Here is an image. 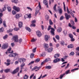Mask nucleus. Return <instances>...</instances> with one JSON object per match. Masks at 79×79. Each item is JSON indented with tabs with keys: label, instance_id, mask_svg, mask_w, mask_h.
Returning <instances> with one entry per match:
<instances>
[{
	"label": "nucleus",
	"instance_id": "1",
	"mask_svg": "<svg viewBox=\"0 0 79 79\" xmlns=\"http://www.w3.org/2000/svg\"><path fill=\"white\" fill-rule=\"evenodd\" d=\"M40 9H41V6H40V2H39V6H38L35 9V16L37 15V14L39 13V10Z\"/></svg>",
	"mask_w": 79,
	"mask_h": 79
},
{
	"label": "nucleus",
	"instance_id": "2",
	"mask_svg": "<svg viewBox=\"0 0 79 79\" xmlns=\"http://www.w3.org/2000/svg\"><path fill=\"white\" fill-rule=\"evenodd\" d=\"M52 26L49 25L48 26V30L50 31V29H51V33L52 35H55V33H54V32H55V29L53 28H51Z\"/></svg>",
	"mask_w": 79,
	"mask_h": 79
},
{
	"label": "nucleus",
	"instance_id": "3",
	"mask_svg": "<svg viewBox=\"0 0 79 79\" xmlns=\"http://www.w3.org/2000/svg\"><path fill=\"white\" fill-rule=\"evenodd\" d=\"M8 43L4 44L1 48V49H6L8 48Z\"/></svg>",
	"mask_w": 79,
	"mask_h": 79
},
{
	"label": "nucleus",
	"instance_id": "4",
	"mask_svg": "<svg viewBox=\"0 0 79 79\" xmlns=\"http://www.w3.org/2000/svg\"><path fill=\"white\" fill-rule=\"evenodd\" d=\"M19 67H18L14 70L13 72H11V73L13 74H16V73H17L19 71Z\"/></svg>",
	"mask_w": 79,
	"mask_h": 79
},
{
	"label": "nucleus",
	"instance_id": "5",
	"mask_svg": "<svg viewBox=\"0 0 79 79\" xmlns=\"http://www.w3.org/2000/svg\"><path fill=\"white\" fill-rule=\"evenodd\" d=\"M67 11L68 13L69 14H71V15H72V16H73V18H74V14L73 13H72L73 11H72V10L71 9L69 11V10L68 9V6L67 7Z\"/></svg>",
	"mask_w": 79,
	"mask_h": 79
},
{
	"label": "nucleus",
	"instance_id": "6",
	"mask_svg": "<svg viewBox=\"0 0 79 79\" xmlns=\"http://www.w3.org/2000/svg\"><path fill=\"white\" fill-rule=\"evenodd\" d=\"M13 39L15 42H17L18 41V35H15L13 36Z\"/></svg>",
	"mask_w": 79,
	"mask_h": 79
},
{
	"label": "nucleus",
	"instance_id": "7",
	"mask_svg": "<svg viewBox=\"0 0 79 79\" xmlns=\"http://www.w3.org/2000/svg\"><path fill=\"white\" fill-rule=\"evenodd\" d=\"M13 9L17 11V12H19V11H20V8H19V7H17L16 6H14L13 7Z\"/></svg>",
	"mask_w": 79,
	"mask_h": 79
},
{
	"label": "nucleus",
	"instance_id": "8",
	"mask_svg": "<svg viewBox=\"0 0 79 79\" xmlns=\"http://www.w3.org/2000/svg\"><path fill=\"white\" fill-rule=\"evenodd\" d=\"M13 52V51L11 50V48H8L7 51L6 52V53L7 54V53H12Z\"/></svg>",
	"mask_w": 79,
	"mask_h": 79
},
{
	"label": "nucleus",
	"instance_id": "9",
	"mask_svg": "<svg viewBox=\"0 0 79 79\" xmlns=\"http://www.w3.org/2000/svg\"><path fill=\"white\" fill-rule=\"evenodd\" d=\"M19 61L20 62V63H23V62H25L26 61V59L25 58H20L19 59Z\"/></svg>",
	"mask_w": 79,
	"mask_h": 79
},
{
	"label": "nucleus",
	"instance_id": "10",
	"mask_svg": "<svg viewBox=\"0 0 79 79\" xmlns=\"http://www.w3.org/2000/svg\"><path fill=\"white\" fill-rule=\"evenodd\" d=\"M22 15L21 14H17L15 16V18L16 19H19L20 17H21Z\"/></svg>",
	"mask_w": 79,
	"mask_h": 79
},
{
	"label": "nucleus",
	"instance_id": "11",
	"mask_svg": "<svg viewBox=\"0 0 79 79\" xmlns=\"http://www.w3.org/2000/svg\"><path fill=\"white\" fill-rule=\"evenodd\" d=\"M65 17L66 18V19L68 20L69 19V18H71V16L69 15H68L67 13H65Z\"/></svg>",
	"mask_w": 79,
	"mask_h": 79
},
{
	"label": "nucleus",
	"instance_id": "12",
	"mask_svg": "<svg viewBox=\"0 0 79 79\" xmlns=\"http://www.w3.org/2000/svg\"><path fill=\"white\" fill-rule=\"evenodd\" d=\"M36 35H37V36H38V37H40L42 35V34H41L40 31H37L36 32Z\"/></svg>",
	"mask_w": 79,
	"mask_h": 79
},
{
	"label": "nucleus",
	"instance_id": "13",
	"mask_svg": "<svg viewBox=\"0 0 79 79\" xmlns=\"http://www.w3.org/2000/svg\"><path fill=\"white\" fill-rule=\"evenodd\" d=\"M61 61V59L60 58H57L56 59H55L54 61V63H57V62H59Z\"/></svg>",
	"mask_w": 79,
	"mask_h": 79
},
{
	"label": "nucleus",
	"instance_id": "14",
	"mask_svg": "<svg viewBox=\"0 0 79 79\" xmlns=\"http://www.w3.org/2000/svg\"><path fill=\"white\" fill-rule=\"evenodd\" d=\"M43 3H44L45 5H46L47 8H48V1L46 0H44L43 1Z\"/></svg>",
	"mask_w": 79,
	"mask_h": 79
},
{
	"label": "nucleus",
	"instance_id": "15",
	"mask_svg": "<svg viewBox=\"0 0 79 79\" xmlns=\"http://www.w3.org/2000/svg\"><path fill=\"white\" fill-rule=\"evenodd\" d=\"M58 10L59 11V13H60V14H62V13H63V10H62V9L61 8H60V6H58Z\"/></svg>",
	"mask_w": 79,
	"mask_h": 79
},
{
	"label": "nucleus",
	"instance_id": "16",
	"mask_svg": "<svg viewBox=\"0 0 79 79\" xmlns=\"http://www.w3.org/2000/svg\"><path fill=\"white\" fill-rule=\"evenodd\" d=\"M24 17L25 19L27 18H31V14H29V15H28L27 14H26L25 15Z\"/></svg>",
	"mask_w": 79,
	"mask_h": 79
},
{
	"label": "nucleus",
	"instance_id": "17",
	"mask_svg": "<svg viewBox=\"0 0 79 79\" xmlns=\"http://www.w3.org/2000/svg\"><path fill=\"white\" fill-rule=\"evenodd\" d=\"M49 38V37L48 35H45L44 37V40L45 41H47L48 40V39Z\"/></svg>",
	"mask_w": 79,
	"mask_h": 79
},
{
	"label": "nucleus",
	"instance_id": "18",
	"mask_svg": "<svg viewBox=\"0 0 79 79\" xmlns=\"http://www.w3.org/2000/svg\"><path fill=\"white\" fill-rule=\"evenodd\" d=\"M19 27V28H21L23 26V22H19L18 23Z\"/></svg>",
	"mask_w": 79,
	"mask_h": 79
},
{
	"label": "nucleus",
	"instance_id": "19",
	"mask_svg": "<svg viewBox=\"0 0 79 79\" xmlns=\"http://www.w3.org/2000/svg\"><path fill=\"white\" fill-rule=\"evenodd\" d=\"M47 51L48 52H51L53 51V48H48L47 49Z\"/></svg>",
	"mask_w": 79,
	"mask_h": 79
},
{
	"label": "nucleus",
	"instance_id": "20",
	"mask_svg": "<svg viewBox=\"0 0 79 79\" xmlns=\"http://www.w3.org/2000/svg\"><path fill=\"white\" fill-rule=\"evenodd\" d=\"M60 56V54H56L54 55V57L55 58H58Z\"/></svg>",
	"mask_w": 79,
	"mask_h": 79
},
{
	"label": "nucleus",
	"instance_id": "21",
	"mask_svg": "<svg viewBox=\"0 0 79 79\" xmlns=\"http://www.w3.org/2000/svg\"><path fill=\"white\" fill-rule=\"evenodd\" d=\"M10 69H7L4 70V72L6 73H9L10 72Z\"/></svg>",
	"mask_w": 79,
	"mask_h": 79
},
{
	"label": "nucleus",
	"instance_id": "22",
	"mask_svg": "<svg viewBox=\"0 0 79 79\" xmlns=\"http://www.w3.org/2000/svg\"><path fill=\"white\" fill-rule=\"evenodd\" d=\"M52 66L48 65L45 67L46 69H50L52 68Z\"/></svg>",
	"mask_w": 79,
	"mask_h": 79
},
{
	"label": "nucleus",
	"instance_id": "23",
	"mask_svg": "<svg viewBox=\"0 0 79 79\" xmlns=\"http://www.w3.org/2000/svg\"><path fill=\"white\" fill-rule=\"evenodd\" d=\"M7 6V5H5L4 6V7L3 8V11L2 10V9H0V11L1 12H2L3 11H5L6 10V7Z\"/></svg>",
	"mask_w": 79,
	"mask_h": 79
},
{
	"label": "nucleus",
	"instance_id": "24",
	"mask_svg": "<svg viewBox=\"0 0 79 79\" xmlns=\"http://www.w3.org/2000/svg\"><path fill=\"white\" fill-rule=\"evenodd\" d=\"M68 48H73V44H71L68 46Z\"/></svg>",
	"mask_w": 79,
	"mask_h": 79
},
{
	"label": "nucleus",
	"instance_id": "25",
	"mask_svg": "<svg viewBox=\"0 0 79 79\" xmlns=\"http://www.w3.org/2000/svg\"><path fill=\"white\" fill-rule=\"evenodd\" d=\"M13 31V29H10L8 30H7V32H8V33H10V32H12Z\"/></svg>",
	"mask_w": 79,
	"mask_h": 79
},
{
	"label": "nucleus",
	"instance_id": "26",
	"mask_svg": "<svg viewBox=\"0 0 79 79\" xmlns=\"http://www.w3.org/2000/svg\"><path fill=\"white\" fill-rule=\"evenodd\" d=\"M79 69V68H77L75 69H73L71 70V72H74V71H77V70H78Z\"/></svg>",
	"mask_w": 79,
	"mask_h": 79
},
{
	"label": "nucleus",
	"instance_id": "27",
	"mask_svg": "<svg viewBox=\"0 0 79 79\" xmlns=\"http://www.w3.org/2000/svg\"><path fill=\"white\" fill-rule=\"evenodd\" d=\"M74 55V52H72L69 54V56H73Z\"/></svg>",
	"mask_w": 79,
	"mask_h": 79
},
{
	"label": "nucleus",
	"instance_id": "28",
	"mask_svg": "<svg viewBox=\"0 0 79 79\" xmlns=\"http://www.w3.org/2000/svg\"><path fill=\"white\" fill-rule=\"evenodd\" d=\"M45 18L47 21H48V19H49V16H48V15H46L45 16Z\"/></svg>",
	"mask_w": 79,
	"mask_h": 79
},
{
	"label": "nucleus",
	"instance_id": "29",
	"mask_svg": "<svg viewBox=\"0 0 79 79\" xmlns=\"http://www.w3.org/2000/svg\"><path fill=\"white\" fill-rule=\"evenodd\" d=\"M60 44L61 45H64V42L63 41H60Z\"/></svg>",
	"mask_w": 79,
	"mask_h": 79
},
{
	"label": "nucleus",
	"instance_id": "30",
	"mask_svg": "<svg viewBox=\"0 0 79 79\" xmlns=\"http://www.w3.org/2000/svg\"><path fill=\"white\" fill-rule=\"evenodd\" d=\"M18 0H12V2L13 3H18Z\"/></svg>",
	"mask_w": 79,
	"mask_h": 79
},
{
	"label": "nucleus",
	"instance_id": "31",
	"mask_svg": "<svg viewBox=\"0 0 79 79\" xmlns=\"http://www.w3.org/2000/svg\"><path fill=\"white\" fill-rule=\"evenodd\" d=\"M65 74H65V73H64L63 74H62L61 75H60V79H62L63 78V76H64V75H65Z\"/></svg>",
	"mask_w": 79,
	"mask_h": 79
},
{
	"label": "nucleus",
	"instance_id": "32",
	"mask_svg": "<svg viewBox=\"0 0 79 79\" xmlns=\"http://www.w3.org/2000/svg\"><path fill=\"white\" fill-rule=\"evenodd\" d=\"M12 15H16V12L14 10L12 11Z\"/></svg>",
	"mask_w": 79,
	"mask_h": 79
},
{
	"label": "nucleus",
	"instance_id": "33",
	"mask_svg": "<svg viewBox=\"0 0 79 79\" xmlns=\"http://www.w3.org/2000/svg\"><path fill=\"white\" fill-rule=\"evenodd\" d=\"M49 24L50 25H52L53 24V23L52 22V20L51 19H49Z\"/></svg>",
	"mask_w": 79,
	"mask_h": 79
},
{
	"label": "nucleus",
	"instance_id": "34",
	"mask_svg": "<svg viewBox=\"0 0 79 79\" xmlns=\"http://www.w3.org/2000/svg\"><path fill=\"white\" fill-rule=\"evenodd\" d=\"M26 29L27 30V31H29V32H30L31 31V29H30V28L28 27H26Z\"/></svg>",
	"mask_w": 79,
	"mask_h": 79
},
{
	"label": "nucleus",
	"instance_id": "35",
	"mask_svg": "<svg viewBox=\"0 0 79 79\" xmlns=\"http://www.w3.org/2000/svg\"><path fill=\"white\" fill-rule=\"evenodd\" d=\"M7 9L9 12H11V8L10 7H7Z\"/></svg>",
	"mask_w": 79,
	"mask_h": 79
},
{
	"label": "nucleus",
	"instance_id": "36",
	"mask_svg": "<svg viewBox=\"0 0 79 79\" xmlns=\"http://www.w3.org/2000/svg\"><path fill=\"white\" fill-rule=\"evenodd\" d=\"M4 31V29L2 27L0 28V32H3Z\"/></svg>",
	"mask_w": 79,
	"mask_h": 79
},
{
	"label": "nucleus",
	"instance_id": "37",
	"mask_svg": "<svg viewBox=\"0 0 79 79\" xmlns=\"http://www.w3.org/2000/svg\"><path fill=\"white\" fill-rule=\"evenodd\" d=\"M3 25L4 27H6V23L5 21H4L3 22Z\"/></svg>",
	"mask_w": 79,
	"mask_h": 79
},
{
	"label": "nucleus",
	"instance_id": "38",
	"mask_svg": "<svg viewBox=\"0 0 79 79\" xmlns=\"http://www.w3.org/2000/svg\"><path fill=\"white\" fill-rule=\"evenodd\" d=\"M28 77H29V76L25 74L24 77V79H28Z\"/></svg>",
	"mask_w": 79,
	"mask_h": 79
},
{
	"label": "nucleus",
	"instance_id": "39",
	"mask_svg": "<svg viewBox=\"0 0 79 79\" xmlns=\"http://www.w3.org/2000/svg\"><path fill=\"white\" fill-rule=\"evenodd\" d=\"M57 32H60L61 31V28H59L57 30Z\"/></svg>",
	"mask_w": 79,
	"mask_h": 79
},
{
	"label": "nucleus",
	"instance_id": "40",
	"mask_svg": "<svg viewBox=\"0 0 79 79\" xmlns=\"http://www.w3.org/2000/svg\"><path fill=\"white\" fill-rule=\"evenodd\" d=\"M25 66V63H24L23 62V63L21 64L20 65V67H24Z\"/></svg>",
	"mask_w": 79,
	"mask_h": 79
},
{
	"label": "nucleus",
	"instance_id": "41",
	"mask_svg": "<svg viewBox=\"0 0 79 79\" xmlns=\"http://www.w3.org/2000/svg\"><path fill=\"white\" fill-rule=\"evenodd\" d=\"M39 61H40V59L37 58L35 61V63H38Z\"/></svg>",
	"mask_w": 79,
	"mask_h": 79
},
{
	"label": "nucleus",
	"instance_id": "42",
	"mask_svg": "<svg viewBox=\"0 0 79 79\" xmlns=\"http://www.w3.org/2000/svg\"><path fill=\"white\" fill-rule=\"evenodd\" d=\"M69 72H70V70H68L67 71H66L65 72V74H68L69 73Z\"/></svg>",
	"mask_w": 79,
	"mask_h": 79
},
{
	"label": "nucleus",
	"instance_id": "43",
	"mask_svg": "<svg viewBox=\"0 0 79 79\" xmlns=\"http://www.w3.org/2000/svg\"><path fill=\"white\" fill-rule=\"evenodd\" d=\"M50 60V58H48L46 59L45 60V61H45V62H47Z\"/></svg>",
	"mask_w": 79,
	"mask_h": 79
},
{
	"label": "nucleus",
	"instance_id": "44",
	"mask_svg": "<svg viewBox=\"0 0 79 79\" xmlns=\"http://www.w3.org/2000/svg\"><path fill=\"white\" fill-rule=\"evenodd\" d=\"M63 5H64V10L65 11H66V7H65V4H64V2H63Z\"/></svg>",
	"mask_w": 79,
	"mask_h": 79
},
{
	"label": "nucleus",
	"instance_id": "45",
	"mask_svg": "<svg viewBox=\"0 0 79 79\" xmlns=\"http://www.w3.org/2000/svg\"><path fill=\"white\" fill-rule=\"evenodd\" d=\"M69 37H70V38H71V39L72 38H73V35H72V34H69Z\"/></svg>",
	"mask_w": 79,
	"mask_h": 79
},
{
	"label": "nucleus",
	"instance_id": "46",
	"mask_svg": "<svg viewBox=\"0 0 79 79\" xmlns=\"http://www.w3.org/2000/svg\"><path fill=\"white\" fill-rule=\"evenodd\" d=\"M27 9L31 11H32V9L29 7H27Z\"/></svg>",
	"mask_w": 79,
	"mask_h": 79
},
{
	"label": "nucleus",
	"instance_id": "47",
	"mask_svg": "<svg viewBox=\"0 0 79 79\" xmlns=\"http://www.w3.org/2000/svg\"><path fill=\"white\" fill-rule=\"evenodd\" d=\"M14 56L13 57H15V56H18V54L17 53H13Z\"/></svg>",
	"mask_w": 79,
	"mask_h": 79
},
{
	"label": "nucleus",
	"instance_id": "48",
	"mask_svg": "<svg viewBox=\"0 0 79 79\" xmlns=\"http://www.w3.org/2000/svg\"><path fill=\"white\" fill-rule=\"evenodd\" d=\"M48 44H44V47L46 48H48Z\"/></svg>",
	"mask_w": 79,
	"mask_h": 79
},
{
	"label": "nucleus",
	"instance_id": "49",
	"mask_svg": "<svg viewBox=\"0 0 79 79\" xmlns=\"http://www.w3.org/2000/svg\"><path fill=\"white\" fill-rule=\"evenodd\" d=\"M64 34V35H66V34H67V31L66 30H64L63 32Z\"/></svg>",
	"mask_w": 79,
	"mask_h": 79
},
{
	"label": "nucleus",
	"instance_id": "50",
	"mask_svg": "<svg viewBox=\"0 0 79 79\" xmlns=\"http://www.w3.org/2000/svg\"><path fill=\"white\" fill-rule=\"evenodd\" d=\"M36 49H37V48H35L33 49L32 51L33 53H35V52L36 51Z\"/></svg>",
	"mask_w": 79,
	"mask_h": 79
},
{
	"label": "nucleus",
	"instance_id": "51",
	"mask_svg": "<svg viewBox=\"0 0 79 79\" xmlns=\"http://www.w3.org/2000/svg\"><path fill=\"white\" fill-rule=\"evenodd\" d=\"M56 38L57 40H59V39H60V36L58 35H57L56 36Z\"/></svg>",
	"mask_w": 79,
	"mask_h": 79
},
{
	"label": "nucleus",
	"instance_id": "52",
	"mask_svg": "<svg viewBox=\"0 0 79 79\" xmlns=\"http://www.w3.org/2000/svg\"><path fill=\"white\" fill-rule=\"evenodd\" d=\"M34 56V54L33 53L31 54L30 57L31 58H33V57Z\"/></svg>",
	"mask_w": 79,
	"mask_h": 79
},
{
	"label": "nucleus",
	"instance_id": "53",
	"mask_svg": "<svg viewBox=\"0 0 79 79\" xmlns=\"http://www.w3.org/2000/svg\"><path fill=\"white\" fill-rule=\"evenodd\" d=\"M56 5L55 4L54 6V11H56Z\"/></svg>",
	"mask_w": 79,
	"mask_h": 79
},
{
	"label": "nucleus",
	"instance_id": "54",
	"mask_svg": "<svg viewBox=\"0 0 79 79\" xmlns=\"http://www.w3.org/2000/svg\"><path fill=\"white\" fill-rule=\"evenodd\" d=\"M31 27H35V24L34 23H32L30 25Z\"/></svg>",
	"mask_w": 79,
	"mask_h": 79
},
{
	"label": "nucleus",
	"instance_id": "55",
	"mask_svg": "<svg viewBox=\"0 0 79 79\" xmlns=\"http://www.w3.org/2000/svg\"><path fill=\"white\" fill-rule=\"evenodd\" d=\"M4 63L6 65V66H9V65H10V63L5 62Z\"/></svg>",
	"mask_w": 79,
	"mask_h": 79
},
{
	"label": "nucleus",
	"instance_id": "56",
	"mask_svg": "<svg viewBox=\"0 0 79 79\" xmlns=\"http://www.w3.org/2000/svg\"><path fill=\"white\" fill-rule=\"evenodd\" d=\"M8 37V35H6L4 36L3 37L4 39H6Z\"/></svg>",
	"mask_w": 79,
	"mask_h": 79
},
{
	"label": "nucleus",
	"instance_id": "57",
	"mask_svg": "<svg viewBox=\"0 0 79 79\" xmlns=\"http://www.w3.org/2000/svg\"><path fill=\"white\" fill-rule=\"evenodd\" d=\"M69 63L67 64L66 67H65V69H67V68H69Z\"/></svg>",
	"mask_w": 79,
	"mask_h": 79
},
{
	"label": "nucleus",
	"instance_id": "58",
	"mask_svg": "<svg viewBox=\"0 0 79 79\" xmlns=\"http://www.w3.org/2000/svg\"><path fill=\"white\" fill-rule=\"evenodd\" d=\"M9 56L10 57H13L14 56V55H13V53L9 55Z\"/></svg>",
	"mask_w": 79,
	"mask_h": 79
},
{
	"label": "nucleus",
	"instance_id": "59",
	"mask_svg": "<svg viewBox=\"0 0 79 79\" xmlns=\"http://www.w3.org/2000/svg\"><path fill=\"white\" fill-rule=\"evenodd\" d=\"M35 68H36V69H38V70H39L40 69V68H41V67H37V66H36L35 67Z\"/></svg>",
	"mask_w": 79,
	"mask_h": 79
},
{
	"label": "nucleus",
	"instance_id": "60",
	"mask_svg": "<svg viewBox=\"0 0 79 79\" xmlns=\"http://www.w3.org/2000/svg\"><path fill=\"white\" fill-rule=\"evenodd\" d=\"M14 31H18V30H19V28H18L15 27L14 29Z\"/></svg>",
	"mask_w": 79,
	"mask_h": 79
},
{
	"label": "nucleus",
	"instance_id": "61",
	"mask_svg": "<svg viewBox=\"0 0 79 79\" xmlns=\"http://www.w3.org/2000/svg\"><path fill=\"white\" fill-rule=\"evenodd\" d=\"M64 19V17H63V16H62L60 18V20H62V19Z\"/></svg>",
	"mask_w": 79,
	"mask_h": 79
},
{
	"label": "nucleus",
	"instance_id": "62",
	"mask_svg": "<svg viewBox=\"0 0 79 79\" xmlns=\"http://www.w3.org/2000/svg\"><path fill=\"white\" fill-rule=\"evenodd\" d=\"M34 63V61H32L30 63L28 64V65H31V64H33Z\"/></svg>",
	"mask_w": 79,
	"mask_h": 79
},
{
	"label": "nucleus",
	"instance_id": "63",
	"mask_svg": "<svg viewBox=\"0 0 79 79\" xmlns=\"http://www.w3.org/2000/svg\"><path fill=\"white\" fill-rule=\"evenodd\" d=\"M36 40L34 38H33L32 40H31V42H35Z\"/></svg>",
	"mask_w": 79,
	"mask_h": 79
},
{
	"label": "nucleus",
	"instance_id": "64",
	"mask_svg": "<svg viewBox=\"0 0 79 79\" xmlns=\"http://www.w3.org/2000/svg\"><path fill=\"white\" fill-rule=\"evenodd\" d=\"M11 46L13 47L15 46V43H11Z\"/></svg>",
	"mask_w": 79,
	"mask_h": 79
}]
</instances>
